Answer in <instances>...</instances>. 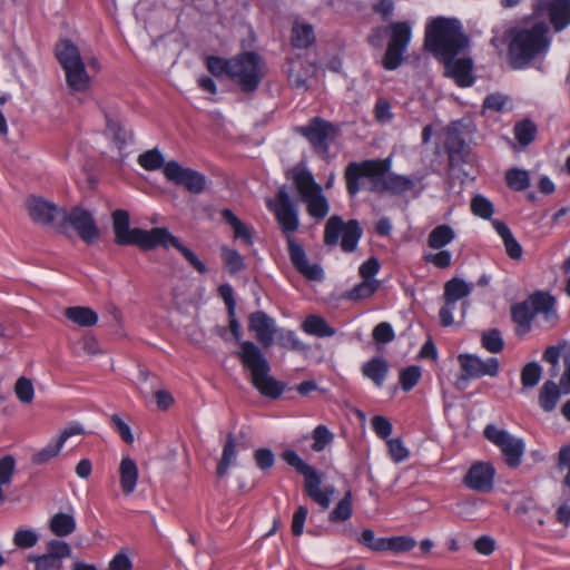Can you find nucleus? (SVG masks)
<instances>
[{
	"label": "nucleus",
	"instance_id": "obj_29",
	"mask_svg": "<svg viewBox=\"0 0 570 570\" xmlns=\"http://www.w3.org/2000/svg\"><path fill=\"white\" fill-rule=\"evenodd\" d=\"M472 292V286L463 278L453 277L444 284V301L449 304H455L458 301L468 297Z\"/></svg>",
	"mask_w": 570,
	"mask_h": 570
},
{
	"label": "nucleus",
	"instance_id": "obj_52",
	"mask_svg": "<svg viewBox=\"0 0 570 570\" xmlns=\"http://www.w3.org/2000/svg\"><path fill=\"white\" fill-rule=\"evenodd\" d=\"M253 458L256 466L263 472L269 471L275 464V455L269 448L256 449Z\"/></svg>",
	"mask_w": 570,
	"mask_h": 570
},
{
	"label": "nucleus",
	"instance_id": "obj_12",
	"mask_svg": "<svg viewBox=\"0 0 570 570\" xmlns=\"http://www.w3.org/2000/svg\"><path fill=\"white\" fill-rule=\"evenodd\" d=\"M68 226H71L87 245L95 244L100 235V229L94 215L81 206H73L70 210L65 209L62 212L58 227L63 232Z\"/></svg>",
	"mask_w": 570,
	"mask_h": 570
},
{
	"label": "nucleus",
	"instance_id": "obj_21",
	"mask_svg": "<svg viewBox=\"0 0 570 570\" xmlns=\"http://www.w3.org/2000/svg\"><path fill=\"white\" fill-rule=\"evenodd\" d=\"M449 166L455 168L466 161L468 146L456 129H450L444 141Z\"/></svg>",
	"mask_w": 570,
	"mask_h": 570
},
{
	"label": "nucleus",
	"instance_id": "obj_53",
	"mask_svg": "<svg viewBox=\"0 0 570 570\" xmlns=\"http://www.w3.org/2000/svg\"><path fill=\"white\" fill-rule=\"evenodd\" d=\"M333 433L328 430L326 425L320 424L313 431V444L312 449L315 452H321L325 449V446L333 441Z\"/></svg>",
	"mask_w": 570,
	"mask_h": 570
},
{
	"label": "nucleus",
	"instance_id": "obj_40",
	"mask_svg": "<svg viewBox=\"0 0 570 570\" xmlns=\"http://www.w3.org/2000/svg\"><path fill=\"white\" fill-rule=\"evenodd\" d=\"M222 259L225 268L230 275H235L245 268L244 258L236 249L223 246Z\"/></svg>",
	"mask_w": 570,
	"mask_h": 570
},
{
	"label": "nucleus",
	"instance_id": "obj_58",
	"mask_svg": "<svg viewBox=\"0 0 570 570\" xmlns=\"http://www.w3.org/2000/svg\"><path fill=\"white\" fill-rule=\"evenodd\" d=\"M390 542V551L394 553L409 552L416 546L415 539L409 535L391 537Z\"/></svg>",
	"mask_w": 570,
	"mask_h": 570
},
{
	"label": "nucleus",
	"instance_id": "obj_7",
	"mask_svg": "<svg viewBox=\"0 0 570 570\" xmlns=\"http://www.w3.org/2000/svg\"><path fill=\"white\" fill-rule=\"evenodd\" d=\"M53 53L65 71L69 90L71 92H86L90 88L91 77L86 69L79 48L72 40L65 38L55 45Z\"/></svg>",
	"mask_w": 570,
	"mask_h": 570
},
{
	"label": "nucleus",
	"instance_id": "obj_9",
	"mask_svg": "<svg viewBox=\"0 0 570 570\" xmlns=\"http://www.w3.org/2000/svg\"><path fill=\"white\" fill-rule=\"evenodd\" d=\"M291 178L303 202L306 203L308 215L315 219L325 218L330 212L328 200L313 174L306 168L295 167L292 169Z\"/></svg>",
	"mask_w": 570,
	"mask_h": 570
},
{
	"label": "nucleus",
	"instance_id": "obj_56",
	"mask_svg": "<svg viewBox=\"0 0 570 570\" xmlns=\"http://www.w3.org/2000/svg\"><path fill=\"white\" fill-rule=\"evenodd\" d=\"M38 534L33 530L19 529L13 537V543L20 549H29L37 544Z\"/></svg>",
	"mask_w": 570,
	"mask_h": 570
},
{
	"label": "nucleus",
	"instance_id": "obj_28",
	"mask_svg": "<svg viewBox=\"0 0 570 570\" xmlns=\"http://www.w3.org/2000/svg\"><path fill=\"white\" fill-rule=\"evenodd\" d=\"M236 436L233 432H229L227 433L222 458L216 468V474L218 478H223L227 473L229 466L236 463Z\"/></svg>",
	"mask_w": 570,
	"mask_h": 570
},
{
	"label": "nucleus",
	"instance_id": "obj_25",
	"mask_svg": "<svg viewBox=\"0 0 570 570\" xmlns=\"http://www.w3.org/2000/svg\"><path fill=\"white\" fill-rule=\"evenodd\" d=\"M119 473L121 491L125 494L132 493L138 480V468L135 460L129 456L122 458L119 465Z\"/></svg>",
	"mask_w": 570,
	"mask_h": 570
},
{
	"label": "nucleus",
	"instance_id": "obj_33",
	"mask_svg": "<svg viewBox=\"0 0 570 570\" xmlns=\"http://www.w3.org/2000/svg\"><path fill=\"white\" fill-rule=\"evenodd\" d=\"M49 529L55 535L63 538L76 530V520L72 514L58 512L51 517Z\"/></svg>",
	"mask_w": 570,
	"mask_h": 570
},
{
	"label": "nucleus",
	"instance_id": "obj_43",
	"mask_svg": "<svg viewBox=\"0 0 570 570\" xmlns=\"http://www.w3.org/2000/svg\"><path fill=\"white\" fill-rule=\"evenodd\" d=\"M137 163L146 170L165 168V158L158 148L147 150L138 156Z\"/></svg>",
	"mask_w": 570,
	"mask_h": 570
},
{
	"label": "nucleus",
	"instance_id": "obj_24",
	"mask_svg": "<svg viewBox=\"0 0 570 570\" xmlns=\"http://www.w3.org/2000/svg\"><path fill=\"white\" fill-rule=\"evenodd\" d=\"M362 373L377 387H382L389 373V363L382 356H374L362 365Z\"/></svg>",
	"mask_w": 570,
	"mask_h": 570
},
{
	"label": "nucleus",
	"instance_id": "obj_64",
	"mask_svg": "<svg viewBox=\"0 0 570 570\" xmlns=\"http://www.w3.org/2000/svg\"><path fill=\"white\" fill-rule=\"evenodd\" d=\"M371 423L373 431L380 439L385 440L392 434L393 425L387 417L375 415L373 416Z\"/></svg>",
	"mask_w": 570,
	"mask_h": 570
},
{
	"label": "nucleus",
	"instance_id": "obj_14",
	"mask_svg": "<svg viewBox=\"0 0 570 570\" xmlns=\"http://www.w3.org/2000/svg\"><path fill=\"white\" fill-rule=\"evenodd\" d=\"M535 19L548 17L556 31L570 24V0H532Z\"/></svg>",
	"mask_w": 570,
	"mask_h": 570
},
{
	"label": "nucleus",
	"instance_id": "obj_46",
	"mask_svg": "<svg viewBox=\"0 0 570 570\" xmlns=\"http://www.w3.org/2000/svg\"><path fill=\"white\" fill-rule=\"evenodd\" d=\"M542 367L535 361L529 362L521 370V384L523 389L534 387L541 380Z\"/></svg>",
	"mask_w": 570,
	"mask_h": 570
},
{
	"label": "nucleus",
	"instance_id": "obj_2",
	"mask_svg": "<svg viewBox=\"0 0 570 570\" xmlns=\"http://www.w3.org/2000/svg\"><path fill=\"white\" fill-rule=\"evenodd\" d=\"M112 232L115 244L118 246H137L147 252L157 247L177 249L188 264L199 274L208 272L207 266L198 256L180 239L173 235L166 227H155L149 230L139 227L130 228V215L126 209H116L111 213Z\"/></svg>",
	"mask_w": 570,
	"mask_h": 570
},
{
	"label": "nucleus",
	"instance_id": "obj_19",
	"mask_svg": "<svg viewBox=\"0 0 570 570\" xmlns=\"http://www.w3.org/2000/svg\"><path fill=\"white\" fill-rule=\"evenodd\" d=\"M26 207L30 218L41 225H51L55 219L62 217L63 208L58 207L55 203L48 202L42 197L30 196L26 202Z\"/></svg>",
	"mask_w": 570,
	"mask_h": 570
},
{
	"label": "nucleus",
	"instance_id": "obj_50",
	"mask_svg": "<svg viewBox=\"0 0 570 570\" xmlns=\"http://www.w3.org/2000/svg\"><path fill=\"white\" fill-rule=\"evenodd\" d=\"M405 51L404 49L387 45L382 58V67L389 71L397 69L404 60Z\"/></svg>",
	"mask_w": 570,
	"mask_h": 570
},
{
	"label": "nucleus",
	"instance_id": "obj_30",
	"mask_svg": "<svg viewBox=\"0 0 570 570\" xmlns=\"http://www.w3.org/2000/svg\"><path fill=\"white\" fill-rule=\"evenodd\" d=\"M65 316L82 327H91L98 322V314L87 306H71L65 309Z\"/></svg>",
	"mask_w": 570,
	"mask_h": 570
},
{
	"label": "nucleus",
	"instance_id": "obj_36",
	"mask_svg": "<svg viewBox=\"0 0 570 570\" xmlns=\"http://www.w3.org/2000/svg\"><path fill=\"white\" fill-rule=\"evenodd\" d=\"M353 515V494L348 490L344 497L337 502L335 508L328 514L331 523H340L347 521Z\"/></svg>",
	"mask_w": 570,
	"mask_h": 570
},
{
	"label": "nucleus",
	"instance_id": "obj_47",
	"mask_svg": "<svg viewBox=\"0 0 570 570\" xmlns=\"http://www.w3.org/2000/svg\"><path fill=\"white\" fill-rule=\"evenodd\" d=\"M276 343L284 348L296 352L305 351V345L296 337L295 332L284 328H277L275 334Z\"/></svg>",
	"mask_w": 570,
	"mask_h": 570
},
{
	"label": "nucleus",
	"instance_id": "obj_18",
	"mask_svg": "<svg viewBox=\"0 0 570 570\" xmlns=\"http://www.w3.org/2000/svg\"><path fill=\"white\" fill-rule=\"evenodd\" d=\"M458 362L461 371L472 379H480L485 375L494 377L500 372V363L497 357H489L483 361L475 354L461 353L458 355Z\"/></svg>",
	"mask_w": 570,
	"mask_h": 570
},
{
	"label": "nucleus",
	"instance_id": "obj_20",
	"mask_svg": "<svg viewBox=\"0 0 570 570\" xmlns=\"http://www.w3.org/2000/svg\"><path fill=\"white\" fill-rule=\"evenodd\" d=\"M248 331L255 333L256 340L267 348L273 345L277 327L275 320L264 311H255L248 316Z\"/></svg>",
	"mask_w": 570,
	"mask_h": 570
},
{
	"label": "nucleus",
	"instance_id": "obj_32",
	"mask_svg": "<svg viewBox=\"0 0 570 570\" xmlns=\"http://www.w3.org/2000/svg\"><path fill=\"white\" fill-rule=\"evenodd\" d=\"M315 42V33L312 24H294L291 36V45L295 49H308Z\"/></svg>",
	"mask_w": 570,
	"mask_h": 570
},
{
	"label": "nucleus",
	"instance_id": "obj_6",
	"mask_svg": "<svg viewBox=\"0 0 570 570\" xmlns=\"http://www.w3.org/2000/svg\"><path fill=\"white\" fill-rule=\"evenodd\" d=\"M236 355L244 368L249 371L250 382L261 395L271 400L282 396L287 384L269 375L271 364L254 342H242Z\"/></svg>",
	"mask_w": 570,
	"mask_h": 570
},
{
	"label": "nucleus",
	"instance_id": "obj_22",
	"mask_svg": "<svg viewBox=\"0 0 570 570\" xmlns=\"http://www.w3.org/2000/svg\"><path fill=\"white\" fill-rule=\"evenodd\" d=\"M511 320L517 325L515 335L523 337L531 331L532 322L537 316L529 301H522L511 305Z\"/></svg>",
	"mask_w": 570,
	"mask_h": 570
},
{
	"label": "nucleus",
	"instance_id": "obj_4",
	"mask_svg": "<svg viewBox=\"0 0 570 570\" xmlns=\"http://www.w3.org/2000/svg\"><path fill=\"white\" fill-rule=\"evenodd\" d=\"M503 40L508 43L507 59L510 68L524 69L533 59L548 51L549 27L544 21L527 20L508 28Z\"/></svg>",
	"mask_w": 570,
	"mask_h": 570
},
{
	"label": "nucleus",
	"instance_id": "obj_44",
	"mask_svg": "<svg viewBox=\"0 0 570 570\" xmlns=\"http://www.w3.org/2000/svg\"><path fill=\"white\" fill-rule=\"evenodd\" d=\"M509 188L514 191H523L530 186L529 173L524 169L511 168L505 173Z\"/></svg>",
	"mask_w": 570,
	"mask_h": 570
},
{
	"label": "nucleus",
	"instance_id": "obj_1",
	"mask_svg": "<svg viewBox=\"0 0 570 570\" xmlns=\"http://www.w3.org/2000/svg\"><path fill=\"white\" fill-rule=\"evenodd\" d=\"M470 39L458 18L438 17L425 28L424 48L444 65L445 76L454 79L459 87L474 83L473 61L456 56L469 47Z\"/></svg>",
	"mask_w": 570,
	"mask_h": 570
},
{
	"label": "nucleus",
	"instance_id": "obj_63",
	"mask_svg": "<svg viewBox=\"0 0 570 570\" xmlns=\"http://www.w3.org/2000/svg\"><path fill=\"white\" fill-rule=\"evenodd\" d=\"M381 263L377 257L371 256L358 268V274L363 279L376 281L374 277L380 272Z\"/></svg>",
	"mask_w": 570,
	"mask_h": 570
},
{
	"label": "nucleus",
	"instance_id": "obj_45",
	"mask_svg": "<svg viewBox=\"0 0 570 570\" xmlns=\"http://www.w3.org/2000/svg\"><path fill=\"white\" fill-rule=\"evenodd\" d=\"M62 449L61 443L55 439L49 442L45 448L40 449L31 456V462L35 465H42L58 456Z\"/></svg>",
	"mask_w": 570,
	"mask_h": 570
},
{
	"label": "nucleus",
	"instance_id": "obj_10",
	"mask_svg": "<svg viewBox=\"0 0 570 570\" xmlns=\"http://www.w3.org/2000/svg\"><path fill=\"white\" fill-rule=\"evenodd\" d=\"M341 248L345 253H352L357 248L363 236V228L357 219H348L346 223L338 215L331 216L324 228V244L326 246L337 245L340 237Z\"/></svg>",
	"mask_w": 570,
	"mask_h": 570
},
{
	"label": "nucleus",
	"instance_id": "obj_3",
	"mask_svg": "<svg viewBox=\"0 0 570 570\" xmlns=\"http://www.w3.org/2000/svg\"><path fill=\"white\" fill-rule=\"evenodd\" d=\"M391 167L390 157L348 163L344 169L347 195L355 197L362 189V179L365 178L371 183L368 190L376 194L403 195L415 187L411 177L392 173Z\"/></svg>",
	"mask_w": 570,
	"mask_h": 570
},
{
	"label": "nucleus",
	"instance_id": "obj_16",
	"mask_svg": "<svg viewBox=\"0 0 570 570\" xmlns=\"http://www.w3.org/2000/svg\"><path fill=\"white\" fill-rule=\"evenodd\" d=\"M286 242L289 261L294 268L308 281L322 282L324 279L322 266L309 264L303 245L297 243L293 236H287Z\"/></svg>",
	"mask_w": 570,
	"mask_h": 570
},
{
	"label": "nucleus",
	"instance_id": "obj_39",
	"mask_svg": "<svg viewBox=\"0 0 570 570\" xmlns=\"http://www.w3.org/2000/svg\"><path fill=\"white\" fill-rule=\"evenodd\" d=\"M527 301H529L530 306L533 308L535 315L538 313L548 314L553 309L556 299L552 295L546 292H535L531 294Z\"/></svg>",
	"mask_w": 570,
	"mask_h": 570
},
{
	"label": "nucleus",
	"instance_id": "obj_37",
	"mask_svg": "<svg viewBox=\"0 0 570 570\" xmlns=\"http://www.w3.org/2000/svg\"><path fill=\"white\" fill-rule=\"evenodd\" d=\"M454 237L455 233L450 225H439L430 232L428 237V245L433 249H441L450 244Z\"/></svg>",
	"mask_w": 570,
	"mask_h": 570
},
{
	"label": "nucleus",
	"instance_id": "obj_8",
	"mask_svg": "<svg viewBox=\"0 0 570 570\" xmlns=\"http://www.w3.org/2000/svg\"><path fill=\"white\" fill-rule=\"evenodd\" d=\"M289 466H292L298 474L304 476V491L305 493L322 508L327 509L331 504V495L334 493L333 487H325L321 489L323 475L316 468L306 463L296 451L286 449L281 453Z\"/></svg>",
	"mask_w": 570,
	"mask_h": 570
},
{
	"label": "nucleus",
	"instance_id": "obj_55",
	"mask_svg": "<svg viewBox=\"0 0 570 570\" xmlns=\"http://www.w3.org/2000/svg\"><path fill=\"white\" fill-rule=\"evenodd\" d=\"M557 468L560 471L567 470V474L562 481V487L570 490V444H564L560 448L558 453Z\"/></svg>",
	"mask_w": 570,
	"mask_h": 570
},
{
	"label": "nucleus",
	"instance_id": "obj_5",
	"mask_svg": "<svg viewBox=\"0 0 570 570\" xmlns=\"http://www.w3.org/2000/svg\"><path fill=\"white\" fill-rule=\"evenodd\" d=\"M207 70L216 78H228L245 94L255 92L263 78V58L256 51H242L232 58L207 56Z\"/></svg>",
	"mask_w": 570,
	"mask_h": 570
},
{
	"label": "nucleus",
	"instance_id": "obj_27",
	"mask_svg": "<svg viewBox=\"0 0 570 570\" xmlns=\"http://www.w3.org/2000/svg\"><path fill=\"white\" fill-rule=\"evenodd\" d=\"M561 393L563 392L556 382L551 380L546 381L539 391L540 407L544 412H552L560 400Z\"/></svg>",
	"mask_w": 570,
	"mask_h": 570
},
{
	"label": "nucleus",
	"instance_id": "obj_62",
	"mask_svg": "<svg viewBox=\"0 0 570 570\" xmlns=\"http://www.w3.org/2000/svg\"><path fill=\"white\" fill-rule=\"evenodd\" d=\"M387 448L390 456L395 463L406 460L410 455L409 450L404 446L400 438L389 440Z\"/></svg>",
	"mask_w": 570,
	"mask_h": 570
},
{
	"label": "nucleus",
	"instance_id": "obj_54",
	"mask_svg": "<svg viewBox=\"0 0 570 570\" xmlns=\"http://www.w3.org/2000/svg\"><path fill=\"white\" fill-rule=\"evenodd\" d=\"M14 392L18 400L22 403H31L35 395V389L31 380L21 376L17 380L14 385Z\"/></svg>",
	"mask_w": 570,
	"mask_h": 570
},
{
	"label": "nucleus",
	"instance_id": "obj_57",
	"mask_svg": "<svg viewBox=\"0 0 570 570\" xmlns=\"http://www.w3.org/2000/svg\"><path fill=\"white\" fill-rule=\"evenodd\" d=\"M372 336L377 344H387L395 338V332L390 323L381 322L374 327Z\"/></svg>",
	"mask_w": 570,
	"mask_h": 570
},
{
	"label": "nucleus",
	"instance_id": "obj_35",
	"mask_svg": "<svg viewBox=\"0 0 570 570\" xmlns=\"http://www.w3.org/2000/svg\"><path fill=\"white\" fill-rule=\"evenodd\" d=\"M380 287V281H366L362 278V282L356 284L353 288L350 291H346L342 294L341 298L352 301V302H358L362 299H366L374 295V293Z\"/></svg>",
	"mask_w": 570,
	"mask_h": 570
},
{
	"label": "nucleus",
	"instance_id": "obj_59",
	"mask_svg": "<svg viewBox=\"0 0 570 570\" xmlns=\"http://www.w3.org/2000/svg\"><path fill=\"white\" fill-rule=\"evenodd\" d=\"M425 263L433 264L435 267L444 269L451 266L452 254L450 250L442 249L438 253H428L423 256Z\"/></svg>",
	"mask_w": 570,
	"mask_h": 570
},
{
	"label": "nucleus",
	"instance_id": "obj_49",
	"mask_svg": "<svg viewBox=\"0 0 570 570\" xmlns=\"http://www.w3.org/2000/svg\"><path fill=\"white\" fill-rule=\"evenodd\" d=\"M471 212L482 219H490L494 213V206L489 198L479 194L471 199Z\"/></svg>",
	"mask_w": 570,
	"mask_h": 570
},
{
	"label": "nucleus",
	"instance_id": "obj_61",
	"mask_svg": "<svg viewBox=\"0 0 570 570\" xmlns=\"http://www.w3.org/2000/svg\"><path fill=\"white\" fill-rule=\"evenodd\" d=\"M110 425L114 431L120 435L125 443L131 444L134 442V435L130 426L118 414L111 415Z\"/></svg>",
	"mask_w": 570,
	"mask_h": 570
},
{
	"label": "nucleus",
	"instance_id": "obj_51",
	"mask_svg": "<svg viewBox=\"0 0 570 570\" xmlns=\"http://www.w3.org/2000/svg\"><path fill=\"white\" fill-rule=\"evenodd\" d=\"M421 368L411 365L400 371L399 382L404 392H410L421 379Z\"/></svg>",
	"mask_w": 570,
	"mask_h": 570
},
{
	"label": "nucleus",
	"instance_id": "obj_23",
	"mask_svg": "<svg viewBox=\"0 0 570 570\" xmlns=\"http://www.w3.org/2000/svg\"><path fill=\"white\" fill-rule=\"evenodd\" d=\"M504 458L505 464L511 469H517L521 464L525 444L522 439L512 434L505 440L504 444L499 448Z\"/></svg>",
	"mask_w": 570,
	"mask_h": 570
},
{
	"label": "nucleus",
	"instance_id": "obj_26",
	"mask_svg": "<svg viewBox=\"0 0 570 570\" xmlns=\"http://www.w3.org/2000/svg\"><path fill=\"white\" fill-rule=\"evenodd\" d=\"M220 215L223 220L233 228L235 238L242 239L247 246L253 245L254 237L252 228L244 224L232 209L224 208Z\"/></svg>",
	"mask_w": 570,
	"mask_h": 570
},
{
	"label": "nucleus",
	"instance_id": "obj_34",
	"mask_svg": "<svg viewBox=\"0 0 570 570\" xmlns=\"http://www.w3.org/2000/svg\"><path fill=\"white\" fill-rule=\"evenodd\" d=\"M302 328L305 333L317 337H330L335 334V330L318 315L307 316L302 324Z\"/></svg>",
	"mask_w": 570,
	"mask_h": 570
},
{
	"label": "nucleus",
	"instance_id": "obj_15",
	"mask_svg": "<svg viewBox=\"0 0 570 570\" xmlns=\"http://www.w3.org/2000/svg\"><path fill=\"white\" fill-rule=\"evenodd\" d=\"M164 175L169 181L185 187L191 194H200L206 188L207 178L204 174L185 168L176 160H170L165 165Z\"/></svg>",
	"mask_w": 570,
	"mask_h": 570
},
{
	"label": "nucleus",
	"instance_id": "obj_31",
	"mask_svg": "<svg viewBox=\"0 0 570 570\" xmlns=\"http://www.w3.org/2000/svg\"><path fill=\"white\" fill-rule=\"evenodd\" d=\"M389 30L390 39L387 45L406 50L412 37L410 23L407 21L392 22L389 26Z\"/></svg>",
	"mask_w": 570,
	"mask_h": 570
},
{
	"label": "nucleus",
	"instance_id": "obj_48",
	"mask_svg": "<svg viewBox=\"0 0 570 570\" xmlns=\"http://www.w3.org/2000/svg\"><path fill=\"white\" fill-rule=\"evenodd\" d=\"M286 62L288 66L286 73H287V79H288L289 85L294 89H305V90L308 89V86H307L308 70L304 69V70L296 71L295 70V60L293 58H287Z\"/></svg>",
	"mask_w": 570,
	"mask_h": 570
},
{
	"label": "nucleus",
	"instance_id": "obj_38",
	"mask_svg": "<svg viewBox=\"0 0 570 570\" xmlns=\"http://www.w3.org/2000/svg\"><path fill=\"white\" fill-rule=\"evenodd\" d=\"M106 131L111 135L112 142L119 150H122L128 140L132 139V132H127L120 121L106 115Z\"/></svg>",
	"mask_w": 570,
	"mask_h": 570
},
{
	"label": "nucleus",
	"instance_id": "obj_60",
	"mask_svg": "<svg viewBox=\"0 0 570 570\" xmlns=\"http://www.w3.org/2000/svg\"><path fill=\"white\" fill-rule=\"evenodd\" d=\"M50 557L55 560H62L71 554V547L62 540L52 539L47 544Z\"/></svg>",
	"mask_w": 570,
	"mask_h": 570
},
{
	"label": "nucleus",
	"instance_id": "obj_13",
	"mask_svg": "<svg viewBox=\"0 0 570 570\" xmlns=\"http://www.w3.org/2000/svg\"><path fill=\"white\" fill-rule=\"evenodd\" d=\"M267 208L274 213L282 232L292 236L299 227L298 208L291 199L286 186L278 188L275 198L266 200Z\"/></svg>",
	"mask_w": 570,
	"mask_h": 570
},
{
	"label": "nucleus",
	"instance_id": "obj_41",
	"mask_svg": "<svg viewBox=\"0 0 570 570\" xmlns=\"http://www.w3.org/2000/svg\"><path fill=\"white\" fill-rule=\"evenodd\" d=\"M513 131L518 142L525 147L534 140L537 126L532 120L524 119L515 124Z\"/></svg>",
	"mask_w": 570,
	"mask_h": 570
},
{
	"label": "nucleus",
	"instance_id": "obj_17",
	"mask_svg": "<svg viewBox=\"0 0 570 570\" xmlns=\"http://www.w3.org/2000/svg\"><path fill=\"white\" fill-rule=\"evenodd\" d=\"M494 476L495 469L492 463L478 461L470 466L463 476V484L475 492L489 493L493 489Z\"/></svg>",
	"mask_w": 570,
	"mask_h": 570
},
{
	"label": "nucleus",
	"instance_id": "obj_42",
	"mask_svg": "<svg viewBox=\"0 0 570 570\" xmlns=\"http://www.w3.org/2000/svg\"><path fill=\"white\" fill-rule=\"evenodd\" d=\"M481 346L493 354L502 352L504 348V340L500 330L490 328L484 331L481 335Z\"/></svg>",
	"mask_w": 570,
	"mask_h": 570
},
{
	"label": "nucleus",
	"instance_id": "obj_11",
	"mask_svg": "<svg viewBox=\"0 0 570 570\" xmlns=\"http://www.w3.org/2000/svg\"><path fill=\"white\" fill-rule=\"evenodd\" d=\"M321 157H326L330 153L331 144L340 136L341 129L337 125L320 117H312L306 125L296 128Z\"/></svg>",
	"mask_w": 570,
	"mask_h": 570
}]
</instances>
